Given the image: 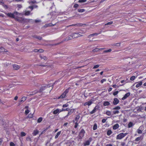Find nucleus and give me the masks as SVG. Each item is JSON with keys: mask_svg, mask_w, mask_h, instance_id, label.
<instances>
[{"mask_svg": "<svg viewBox=\"0 0 146 146\" xmlns=\"http://www.w3.org/2000/svg\"><path fill=\"white\" fill-rule=\"evenodd\" d=\"M3 6L5 9H7L8 8L7 6L6 5L3 4Z\"/></svg>", "mask_w": 146, "mask_h": 146, "instance_id": "obj_50", "label": "nucleus"}, {"mask_svg": "<svg viewBox=\"0 0 146 146\" xmlns=\"http://www.w3.org/2000/svg\"><path fill=\"white\" fill-rule=\"evenodd\" d=\"M40 58L42 59H43L45 60H47V57L45 56H40Z\"/></svg>", "mask_w": 146, "mask_h": 146, "instance_id": "obj_29", "label": "nucleus"}, {"mask_svg": "<svg viewBox=\"0 0 146 146\" xmlns=\"http://www.w3.org/2000/svg\"><path fill=\"white\" fill-rule=\"evenodd\" d=\"M142 82L141 81L139 82L138 84H137L135 86L136 88H138L142 84Z\"/></svg>", "mask_w": 146, "mask_h": 146, "instance_id": "obj_12", "label": "nucleus"}, {"mask_svg": "<svg viewBox=\"0 0 146 146\" xmlns=\"http://www.w3.org/2000/svg\"><path fill=\"white\" fill-rule=\"evenodd\" d=\"M29 112V111L28 110H27L25 111V114L27 115Z\"/></svg>", "mask_w": 146, "mask_h": 146, "instance_id": "obj_49", "label": "nucleus"}, {"mask_svg": "<svg viewBox=\"0 0 146 146\" xmlns=\"http://www.w3.org/2000/svg\"><path fill=\"white\" fill-rule=\"evenodd\" d=\"M80 117L79 115H77L76 117L75 120L76 121V122H77L78 119H79Z\"/></svg>", "mask_w": 146, "mask_h": 146, "instance_id": "obj_25", "label": "nucleus"}, {"mask_svg": "<svg viewBox=\"0 0 146 146\" xmlns=\"http://www.w3.org/2000/svg\"><path fill=\"white\" fill-rule=\"evenodd\" d=\"M100 66V65L98 64L94 66L93 68V69H95L96 68H97L98 67Z\"/></svg>", "mask_w": 146, "mask_h": 146, "instance_id": "obj_46", "label": "nucleus"}, {"mask_svg": "<svg viewBox=\"0 0 146 146\" xmlns=\"http://www.w3.org/2000/svg\"><path fill=\"white\" fill-rule=\"evenodd\" d=\"M33 37L35 38H37L39 40H41L42 38L40 36H37L36 35H34L33 36Z\"/></svg>", "mask_w": 146, "mask_h": 146, "instance_id": "obj_15", "label": "nucleus"}, {"mask_svg": "<svg viewBox=\"0 0 146 146\" xmlns=\"http://www.w3.org/2000/svg\"><path fill=\"white\" fill-rule=\"evenodd\" d=\"M10 146H15V144L13 142H11L10 143Z\"/></svg>", "mask_w": 146, "mask_h": 146, "instance_id": "obj_52", "label": "nucleus"}, {"mask_svg": "<svg viewBox=\"0 0 146 146\" xmlns=\"http://www.w3.org/2000/svg\"><path fill=\"white\" fill-rule=\"evenodd\" d=\"M120 43H115L114 44V46H120Z\"/></svg>", "mask_w": 146, "mask_h": 146, "instance_id": "obj_43", "label": "nucleus"}, {"mask_svg": "<svg viewBox=\"0 0 146 146\" xmlns=\"http://www.w3.org/2000/svg\"><path fill=\"white\" fill-rule=\"evenodd\" d=\"M73 110L72 109L70 110L69 111L67 115L69 116V115H70L73 112Z\"/></svg>", "mask_w": 146, "mask_h": 146, "instance_id": "obj_30", "label": "nucleus"}, {"mask_svg": "<svg viewBox=\"0 0 146 146\" xmlns=\"http://www.w3.org/2000/svg\"><path fill=\"white\" fill-rule=\"evenodd\" d=\"M106 114L108 115H111V113L110 111H108L106 112Z\"/></svg>", "mask_w": 146, "mask_h": 146, "instance_id": "obj_36", "label": "nucleus"}, {"mask_svg": "<svg viewBox=\"0 0 146 146\" xmlns=\"http://www.w3.org/2000/svg\"><path fill=\"white\" fill-rule=\"evenodd\" d=\"M30 11H26L24 15H29L30 14Z\"/></svg>", "mask_w": 146, "mask_h": 146, "instance_id": "obj_24", "label": "nucleus"}, {"mask_svg": "<svg viewBox=\"0 0 146 146\" xmlns=\"http://www.w3.org/2000/svg\"><path fill=\"white\" fill-rule=\"evenodd\" d=\"M39 51V50H38L37 49H35L33 50V52H38Z\"/></svg>", "mask_w": 146, "mask_h": 146, "instance_id": "obj_55", "label": "nucleus"}, {"mask_svg": "<svg viewBox=\"0 0 146 146\" xmlns=\"http://www.w3.org/2000/svg\"><path fill=\"white\" fill-rule=\"evenodd\" d=\"M135 76H131L130 78V80H132V81H133V80H134L135 78Z\"/></svg>", "mask_w": 146, "mask_h": 146, "instance_id": "obj_42", "label": "nucleus"}, {"mask_svg": "<svg viewBox=\"0 0 146 146\" xmlns=\"http://www.w3.org/2000/svg\"><path fill=\"white\" fill-rule=\"evenodd\" d=\"M33 113L31 114V113L29 114L28 116V117L29 118H31L33 117Z\"/></svg>", "mask_w": 146, "mask_h": 146, "instance_id": "obj_33", "label": "nucleus"}, {"mask_svg": "<svg viewBox=\"0 0 146 146\" xmlns=\"http://www.w3.org/2000/svg\"><path fill=\"white\" fill-rule=\"evenodd\" d=\"M42 117H40L38 119V120H37V122L38 123H40L41 121H42Z\"/></svg>", "mask_w": 146, "mask_h": 146, "instance_id": "obj_34", "label": "nucleus"}, {"mask_svg": "<svg viewBox=\"0 0 146 146\" xmlns=\"http://www.w3.org/2000/svg\"><path fill=\"white\" fill-rule=\"evenodd\" d=\"M69 109L68 108H65V109H62L60 110V111H68L69 110Z\"/></svg>", "mask_w": 146, "mask_h": 146, "instance_id": "obj_32", "label": "nucleus"}, {"mask_svg": "<svg viewBox=\"0 0 146 146\" xmlns=\"http://www.w3.org/2000/svg\"><path fill=\"white\" fill-rule=\"evenodd\" d=\"M33 8H37L38 7V5H33Z\"/></svg>", "mask_w": 146, "mask_h": 146, "instance_id": "obj_57", "label": "nucleus"}, {"mask_svg": "<svg viewBox=\"0 0 146 146\" xmlns=\"http://www.w3.org/2000/svg\"><path fill=\"white\" fill-rule=\"evenodd\" d=\"M48 85L42 86L41 87L40 90V91H42L44 90L46 88H48Z\"/></svg>", "mask_w": 146, "mask_h": 146, "instance_id": "obj_18", "label": "nucleus"}, {"mask_svg": "<svg viewBox=\"0 0 146 146\" xmlns=\"http://www.w3.org/2000/svg\"><path fill=\"white\" fill-rule=\"evenodd\" d=\"M113 23V22L112 21H111V22H109L106 24L105 25H110L112 24Z\"/></svg>", "mask_w": 146, "mask_h": 146, "instance_id": "obj_38", "label": "nucleus"}, {"mask_svg": "<svg viewBox=\"0 0 146 146\" xmlns=\"http://www.w3.org/2000/svg\"><path fill=\"white\" fill-rule=\"evenodd\" d=\"M119 92L118 91H117L116 92H115L113 93V94L114 96H115L117 95L118 93Z\"/></svg>", "mask_w": 146, "mask_h": 146, "instance_id": "obj_48", "label": "nucleus"}, {"mask_svg": "<svg viewBox=\"0 0 146 146\" xmlns=\"http://www.w3.org/2000/svg\"><path fill=\"white\" fill-rule=\"evenodd\" d=\"M97 126L96 124H95L93 127V129L94 130H96L97 129Z\"/></svg>", "mask_w": 146, "mask_h": 146, "instance_id": "obj_27", "label": "nucleus"}, {"mask_svg": "<svg viewBox=\"0 0 146 146\" xmlns=\"http://www.w3.org/2000/svg\"><path fill=\"white\" fill-rule=\"evenodd\" d=\"M98 50H99V49H98V48H95V49H93V50H92V52H97V51H98Z\"/></svg>", "mask_w": 146, "mask_h": 146, "instance_id": "obj_44", "label": "nucleus"}, {"mask_svg": "<svg viewBox=\"0 0 146 146\" xmlns=\"http://www.w3.org/2000/svg\"><path fill=\"white\" fill-rule=\"evenodd\" d=\"M26 134L24 132H22L21 133V137H23L25 136Z\"/></svg>", "mask_w": 146, "mask_h": 146, "instance_id": "obj_31", "label": "nucleus"}, {"mask_svg": "<svg viewBox=\"0 0 146 146\" xmlns=\"http://www.w3.org/2000/svg\"><path fill=\"white\" fill-rule=\"evenodd\" d=\"M109 105H110V103L108 101L104 102V105L105 106H108Z\"/></svg>", "mask_w": 146, "mask_h": 146, "instance_id": "obj_20", "label": "nucleus"}, {"mask_svg": "<svg viewBox=\"0 0 146 146\" xmlns=\"http://www.w3.org/2000/svg\"><path fill=\"white\" fill-rule=\"evenodd\" d=\"M85 10L84 9H78V11L80 13H82L83 12L85 11Z\"/></svg>", "mask_w": 146, "mask_h": 146, "instance_id": "obj_28", "label": "nucleus"}, {"mask_svg": "<svg viewBox=\"0 0 146 146\" xmlns=\"http://www.w3.org/2000/svg\"><path fill=\"white\" fill-rule=\"evenodd\" d=\"M60 110H61L60 109H57L53 111V113L54 114H56L57 113H58L59 112H61V111H60Z\"/></svg>", "mask_w": 146, "mask_h": 146, "instance_id": "obj_9", "label": "nucleus"}, {"mask_svg": "<svg viewBox=\"0 0 146 146\" xmlns=\"http://www.w3.org/2000/svg\"><path fill=\"white\" fill-rule=\"evenodd\" d=\"M69 89H67L58 98V99L60 98H64L66 95V94L68 93L69 91Z\"/></svg>", "mask_w": 146, "mask_h": 146, "instance_id": "obj_4", "label": "nucleus"}, {"mask_svg": "<svg viewBox=\"0 0 146 146\" xmlns=\"http://www.w3.org/2000/svg\"><path fill=\"white\" fill-rule=\"evenodd\" d=\"M133 125V123L132 122H130L128 124V127L129 128L131 127H132Z\"/></svg>", "mask_w": 146, "mask_h": 146, "instance_id": "obj_23", "label": "nucleus"}, {"mask_svg": "<svg viewBox=\"0 0 146 146\" xmlns=\"http://www.w3.org/2000/svg\"><path fill=\"white\" fill-rule=\"evenodd\" d=\"M70 36H71L72 38H74L79 37L80 36V34L79 33H73L70 35Z\"/></svg>", "mask_w": 146, "mask_h": 146, "instance_id": "obj_5", "label": "nucleus"}, {"mask_svg": "<svg viewBox=\"0 0 146 146\" xmlns=\"http://www.w3.org/2000/svg\"><path fill=\"white\" fill-rule=\"evenodd\" d=\"M60 43L61 42H60V43H56V44H52L50 45H52V46H56V45H57L60 44Z\"/></svg>", "mask_w": 146, "mask_h": 146, "instance_id": "obj_53", "label": "nucleus"}, {"mask_svg": "<svg viewBox=\"0 0 146 146\" xmlns=\"http://www.w3.org/2000/svg\"><path fill=\"white\" fill-rule=\"evenodd\" d=\"M127 133H120L117 136L116 139H121L125 136L127 134Z\"/></svg>", "mask_w": 146, "mask_h": 146, "instance_id": "obj_2", "label": "nucleus"}, {"mask_svg": "<svg viewBox=\"0 0 146 146\" xmlns=\"http://www.w3.org/2000/svg\"><path fill=\"white\" fill-rule=\"evenodd\" d=\"M130 94L128 92L125 94L123 97L122 98V100H123L127 98L128 96H129Z\"/></svg>", "mask_w": 146, "mask_h": 146, "instance_id": "obj_7", "label": "nucleus"}, {"mask_svg": "<svg viewBox=\"0 0 146 146\" xmlns=\"http://www.w3.org/2000/svg\"><path fill=\"white\" fill-rule=\"evenodd\" d=\"M29 8L31 9V11L33 10V6H30L29 7Z\"/></svg>", "mask_w": 146, "mask_h": 146, "instance_id": "obj_60", "label": "nucleus"}, {"mask_svg": "<svg viewBox=\"0 0 146 146\" xmlns=\"http://www.w3.org/2000/svg\"><path fill=\"white\" fill-rule=\"evenodd\" d=\"M111 50H112L111 49H109L108 50H104L103 51V53H108L109 52H110L111 51Z\"/></svg>", "mask_w": 146, "mask_h": 146, "instance_id": "obj_22", "label": "nucleus"}, {"mask_svg": "<svg viewBox=\"0 0 146 146\" xmlns=\"http://www.w3.org/2000/svg\"><path fill=\"white\" fill-rule=\"evenodd\" d=\"M91 141V139L90 140H88L84 143V145L86 146L89 145Z\"/></svg>", "mask_w": 146, "mask_h": 146, "instance_id": "obj_11", "label": "nucleus"}, {"mask_svg": "<svg viewBox=\"0 0 146 146\" xmlns=\"http://www.w3.org/2000/svg\"><path fill=\"white\" fill-rule=\"evenodd\" d=\"M38 131L37 130H35L34 131L33 134L34 135H35L38 133Z\"/></svg>", "mask_w": 146, "mask_h": 146, "instance_id": "obj_37", "label": "nucleus"}, {"mask_svg": "<svg viewBox=\"0 0 146 146\" xmlns=\"http://www.w3.org/2000/svg\"><path fill=\"white\" fill-rule=\"evenodd\" d=\"M98 35V34L97 33H95L92 34L91 35H89L88 36V38H91V37L92 36H94L95 35Z\"/></svg>", "mask_w": 146, "mask_h": 146, "instance_id": "obj_19", "label": "nucleus"}, {"mask_svg": "<svg viewBox=\"0 0 146 146\" xmlns=\"http://www.w3.org/2000/svg\"><path fill=\"white\" fill-rule=\"evenodd\" d=\"M27 99V98L25 97H22L21 100L20 101V102L21 103L22 102H24Z\"/></svg>", "mask_w": 146, "mask_h": 146, "instance_id": "obj_17", "label": "nucleus"}, {"mask_svg": "<svg viewBox=\"0 0 146 146\" xmlns=\"http://www.w3.org/2000/svg\"><path fill=\"white\" fill-rule=\"evenodd\" d=\"M5 14L7 15L8 16L12 18H15V17L16 15L18 16L19 15L21 14V13H19L17 12H14L13 13H5Z\"/></svg>", "mask_w": 146, "mask_h": 146, "instance_id": "obj_1", "label": "nucleus"}, {"mask_svg": "<svg viewBox=\"0 0 146 146\" xmlns=\"http://www.w3.org/2000/svg\"><path fill=\"white\" fill-rule=\"evenodd\" d=\"M72 38H72V37H71V36H68V37H67L66 38H65L64 39V41H65V40H70L72 39Z\"/></svg>", "mask_w": 146, "mask_h": 146, "instance_id": "obj_16", "label": "nucleus"}, {"mask_svg": "<svg viewBox=\"0 0 146 146\" xmlns=\"http://www.w3.org/2000/svg\"><path fill=\"white\" fill-rule=\"evenodd\" d=\"M106 121V119H103L102 120V122L103 123H105Z\"/></svg>", "mask_w": 146, "mask_h": 146, "instance_id": "obj_58", "label": "nucleus"}, {"mask_svg": "<svg viewBox=\"0 0 146 146\" xmlns=\"http://www.w3.org/2000/svg\"><path fill=\"white\" fill-rule=\"evenodd\" d=\"M119 102V100L117 98H115L114 99V100L113 102V104L114 105L117 104Z\"/></svg>", "mask_w": 146, "mask_h": 146, "instance_id": "obj_6", "label": "nucleus"}, {"mask_svg": "<svg viewBox=\"0 0 146 146\" xmlns=\"http://www.w3.org/2000/svg\"><path fill=\"white\" fill-rule=\"evenodd\" d=\"M78 123L77 122H76L75 123V125L74 126V127L75 128H76L78 126Z\"/></svg>", "mask_w": 146, "mask_h": 146, "instance_id": "obj_62", "label": "nucleus"}, {"mask_svg": "<svg viewBox=\"0 0 146 146\" xmlns=\"http://www.w3.org/2000/svg\"><path fill=\"white\" fill-rule=\"evenodd\" d=\"M86 0H79L78 2L79 3H84L86 2Z\"/></svg>", "mask_w": 146, "mask_h": 146, "instance_id": "obj_45", "label": "nucleus"}, {"mask_svg": "<svg viewBox=\"0 0 146 146\" xmlns=\"http://www.w3.org/2000/svg\"><path fill=\"white\" fill-rule=\"evenodd\" d=\"M38 66H40L44 67L46 66H47L46 65H44V64H40V65H38Z\"/></svg>", "mask_w": 146, "mask_h": 146, "instance_id": "obj_63", "label": "nucleus"}, {"mask_svg": "<svg viewBox=\"0 0 146 146\" xmlns=\"http://www.w3.org/2000/svg\"><path fill=\"white\" fill-rule=\"evenodd\" d=\"M68 106V104H65L63 105L62 106V107L63 108H65V107H67V106Z\"/></svg>", "mask_w": 146, "mask_h": 146, "instance_id": "obj_56", "label": "nucleus"}, {"mask_svg": "<svg viewBox=\"0 0 146 146\" xmlns=\"http://www.w3.org/2000/svg\"><path fill=\"white\" fill-rule=\"evenodd\" d=\"M92 103V101H89L88 102V105L89 106L90 105H91Z\"/></svg>", "mask_w": 146, "mask_h": 146, "instance_id": "obj_54", "label": "nucleus"}, {"mask_svg": "<svg viewBox=\"0 0 146 146\" xmlns=\"http://www.w3.org/2000/svg\"><path fill=\"white\" fill-rule=\"evenodd\" d=\"M120 109V107L119 106H117L116 107L114 108H113V110H119Z\"/></svg>", "mask_w": 146, "mask_h": 146, "instance_id": "obj_35", "label": "nucleus"}, {"mask_svg": "<svg viewBox=\"0 0 146 146\" xmlns=\"http://www.w3.org/2000/svg\"><path fill=\"white\" fill-rule=\"evenodd\" d=\"M78 4H76L74 5V7L75 8H76L78 7Z\"/></svg>", "mask_w": 146, "mask_h": 146, "instance_id": "obj_61", "label": "nucleus"}, {"mask_svg": "<svg viewBox=\"0 0 146 146\" xmlns=\"http://www.w3.org/2000/svg\"><path fill=\"white\" fill-rule=\"evenodd\" d=\"M113 113L114 114H116V113H119V111L118 110L116 111H113Z\"/></svg>", "mask_w": 146, "mask_h": 146, "instance_id": "obj_47", "label": "nucleus"}, {"mask_svg": "<svg viewBox=\"0 0 146 146\" xmlns=\"http://www.w3.org/2000/svg\"><path fill=\"white\" fill-rule=\"evenodd\" d=\"M112 86L114 88H116L117 87H118L119 86H117L116 85V84H114V85H113Z\"/></svg>", "mask_w": 146, "mask_h": 146, "instance_id": "obj_59", "label": "nucleus"}, {"mask_svg": "<svg viewBox=\"0 0 146 146\" xmlns=\"http://www.w3.org/2000/svg\"><path fill=\"white\" fill-rule=\"evenodd\" d=\"M85 133V131L83 129H82L79 133V138L80 139H82Z\"/></svg>", "mask_w": 146, "mask_h": 146, "instance_id": "obj_3", "label": "nucleus"}, {"mask_svg": "<svg viewBox=\"0 0 146 146\" xmlns=\"http://www.w3.org/2000/svg\"><path fill=\"white\" fill-rule=\"evenodd\" d=\"M35 22L36 23L39 22L40 21V20H36L35 21Z\"/></svg>", "mask_w": 146, "mask_h": 146, "instance_id": "obj_64", "label": "nucleus"}, {"mask_svg": "<svg viewBox=\"0 0 146 146\" xmlns=\"http://www.w3.org/2000/svg\"><path fill=\"white\" fill-rule=\"evenodd\" d=\"M98 108V107L97 106H96L94 108V109L90 112V114H92L95 112H96Z\"/></svg>", "mask_w": 146, "mask_h": 146, "instance_id": "obj_8", "label": "nucleus"}, {"mask_svg": "<svg viewBox=\"0 0 146 146\" xmlns=\"http://www.w3.org/2000/svg\"><path fill=\"white\" fill-rule=\"evenodd\" d=\"M141 138V137H138L135 139V141H138L140 140Z\"/></svg>", "mask_w": 146, "mask_h": 146, "instance_id": "obj_39", "label": "nucleus"}, {"mask_svg": "<svg viewBox=\"0 0 146 146\" xmlns=\"http://www.w3.org/2000/svg\"><path fill=\"white\" fill-rule=\"evenodd\" d=\"M112 133V131L111 130H109L107 132V135L109 136Z\"/></svg>", "mask_w": 146, "mask_h": 146, "instance_id": "obj_26", "label": "nucleus"}, {"mask_svg": "<svg viewBox=\"0 0 146 146\" xmlns=\"http://www.w3.org/2000/svg\"><path fill=\"white\" fill-rule=\"evenodd\" d=\"M5 49L4 48L1 47L0 48V52H3V50H5Z\"/></svg>", "mask_w": 146, "mask_h": 146, "instance_id": "obj_40", "label": "nucleus"}, {"mask_svg": "<svg viewBox=\"0 0 146 146\" xmlns=\"http://www.w3.org/2000/svg\"><path fill=\"white\" fill-rule=\"evenodd\" d=\"M13 68L15 70H17L20 68V67L17 65L14 64L13 65Z\"/></svg>", "mask_w": 146, "mask_h": 146, "instance_id": "obj_10", "label": "nucleus"}, {"mask_svg": "<svg viewBox=\"0 0 146 146\" xmlns=\"http://www.w3.org/2000/svg\"><path fill=\"white\" fill-rule=\"evenodd\" d=\"M61 133V131H60L58 132L55 136V139H57L58 137V136L60 135Z\"/></svg>", "mask_w": 146, "mask_h": 146, "instance_id": "obj_21", "label": "nucleus"}, {"mask_svg": "<svg viewBox=\"0 0 146 146\" xmlns=\"http://www.w3.org/2000/svg\"><path fill=\"white\" fill-rule=\"evenodd\" d=\"M119 125L118 124H116L114 125L113 126V129L115 130L118 128Z\"/></svg>", "mask_w": 146, "mask_h": 146, "instance_id": "obj_13", "label": "nucleus"}, {"mask_svg": "<svg viewBox=\"0 0 146 146\" xmlns=\"http://www.w3.org/2000/svg\"><path fill=\"white\" fill-rule=\"evenodd\" d=\"M106 81V79H103L101 80V82L102 83H103L104 82H105Z\"/></svg>", "mask_w": 146, "mask_h": 146, "instance_id": "obj_51", "label": "nucleus"}, {"mask_svg": "<svg viewBox=\"0 0 146 146\" xmlns=\"http://www.w3.org/2000/svg\"><path fill=\"white\" fill-rule=\"evenodd\" d=\"M142 127L140 126L139 129L137 130V132L139 134L141 133H142V131L141 130V128Z\"/></svg>", "mask_w": 146, "mask_h": 146, "instance_id": "obj_14", "label": "nucleus"}, {"mask_svg": "<svg viewBox=\"0 0 146 146\" xmlns=\"http://www.w3.org/2000/svg\"><path fill=\"white\" fill-rule=\"evenodd\" d=\"M29 3H30V4H35V3H37V2L36 1H31Z\"/></svg>", "mask_w": 146, "mask_h": 146, "instance_id": "obj_41", "label": "nucleus"}]
</instances>
